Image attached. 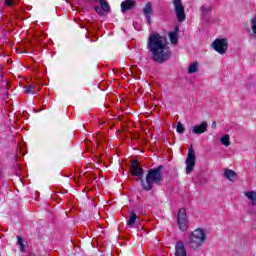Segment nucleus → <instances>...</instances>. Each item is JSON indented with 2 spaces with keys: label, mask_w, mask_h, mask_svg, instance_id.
Returning <instances> with one entry per match:
<instances>
[{
  "label": "nucleus",
  "mask_w": 256,
  "mask_h": 256,
  "mask_svg": "<svg viewBox=\"0 0 256 256\" xmlns=\"http://www.w3.org/2000/svg\"><path fill=\"white\" fill-rule=\"evenodd\" d=\"M147 48L152 53V59L156 63H165L171 59V48L167 45V38L159 34H150Z\"/></svg>",
  "instance_id": "obj_1"
},
{
  "label": "nucleus",
  "mask_w": 256,
  "mask_h": 256,
  "mask_svg": "<svg viewBox=\"0 0 256 256\" xmlns=\"http://www.w3.org/2000/svg\"><path fill=\"white\" fill-rule=\"evenodd\" d=\"M163 165H159L157 168L149 169L146 175L145 180L143 178H138L142 183V189L144 191H151L153 189V184L161 185V181H163Z\"/></svg>",
  "instance_id": "obj_2"
},
{
  "label": "nucleus",
  "mask_w": 256,
  "mask_h": 256,
  "mask_svg": "<svg viewBox=\"0 0 256 256\" xmlns=\"http://www.w3.org/2000/svg\"><path fill=\"white\" fill-rule=\"evenodd\" d=\"M207 241V235L205 234V230L198 228L194 230L189 236L186 245L190 247V249H199L203 243Z\"/></svg>",
  "instance_id": "obj_3"
},
{
  "label": "nucleus",
  "mask_w": 256,
  "mask_h": 256,
  "mask_svg": "<svg viewBox=\"0 0 256 256\" xmlns=\"http://www.w3.org/2000/svg\"><path fill=\"white\" fill-rule=\"evenodd\" d=\"M177 221L180 231H187L189 229V218L187 217V210L185 208L179 209Z\"/></svg>",
  "instance_id": "obj_4"
},
{
  "label": "nucleus",
  "mask_w": 256,
  "mask_h": 256,
  "mask_svg": "<svg viewBox=\"0 0 256 256\" xmlns=\"http://www.w3.org/2000/svg\"><path fill=\"white\" fill-rule=\"evenodd\" d=\"M196 161H197V156L195 155V150L193 148H189L188 155L185 161L187 175H191V173H193V169H195Z\"/></svg>",
  "instance_id": "obj_5"
},
{
  "label": "nucleus",
  "mask_w": 256,
  "mask_h": 256,
  "mask_svg": "<svg viewBox=\"0 0 256 256\" xmlns=\"http://www.w3.org/2000/svg\"><path fill=\"white\" fill-rule=\"evenodd\" d=\"M212 47L214 51L220 55H225V53H227V49H229V42L227 41V38L216 39L212 43Z\"/></svg>",
  "instance_id": "obj_6"
},
{
  "label": "nucleus",
  "mask_w": 256,
  "mask_h": 256,
  "mask_svg": "<svg viewBox=\"0 0 256 256\" xmlns=\"http://www.w3.org/2000/svg\"><path fill=\"white\" fill-rule=\"evenodd\" d=\"M174 6V12L176 13V17L180 23H183L186 19L185 15V6H183L182 0H172Z\"/></svg>",
  "instance_id": "obj_7"
},
{
  "label": "nucleus",
  "mask_w": 256,
  "mask_h": 256,
  "mask_svg": "<svg viewBox=\"0 0 256 256\" xmlns=\"http://www.w3.org/2000/svg\"><path fill=\"white\" fill-rule=\"evenodd\" d=\"M130 173L134 177H139V179H143V174L145 173V171L139 165L138 160H131Z\"/></svg>",
  "instance_id": "obj_8"
},
{
  "label": "nucleus",
  "mask_w": 256,
  "mask_h": 256,
  "mask_svg": "<svg viewBox=\"0 0 256 256\" xmlns=\"http://www.w3.org/2000/svg\"><path fill=\"white\" fill-rule=\"evenodd\" d=\"M207 127V121H203L201 124L192 127V133L194 135H201L207 132Z\"/></svg>",
  "instance_id": "obj_9"
},
{
  "label": "nucleus",
  "mask_w": 256,
  "mask_h": 256,
  "mask_svg": "<svg viewBox=\"0 0 256 256\" xmlns=\"http://www.w3.org/2000/svg\"><path fill=\"white\" fill-rule=\"evenodd\" d=\"M175 256H187V250L185 249V243H183V241L176 242Z\"/></svg>",
  "instance_id": "obj_10"
},
{
  "label": "nucleus",
  "mask_w": 256,
  "mask_h": 256,
  "mask_svg": "<svg viewBox=\"0 0 256 256\" xmlns=\"http://www.w3.org/2000/svg\"><path fill=\"white\" fill-rule=\"evenodd\" d=\"M135 0H124L121 2V11L123 13H127V11H131V9H135Z\"/></svg>",
  "instance_id": "obj_11"
},
{
  "label": "nucleus",
  "mask_w": 256,
  "mask_h": 256,
  "mask_svg": "<svg viewBox=\"0 0 256 256\" xmlns=\"http://www.w3.org/2000/svg\"><path fill=\"white\" fill-rule=\"evenodd\" d=\"M143 13L148 19V23H151V13H153V5L151 4V2L146 3L143 9Z\"/></svg>",
  "instance_id": "obj_12"
},
{
  "label": "nucleus",
  "mask_w": 256,
  "mask_h": 256,
  "mask_svg": "<svg viewBox=\"0 0 256 256\" xmlns=\"http://www.w3.org/2000/svg\"><path fill=\"white\" fill-rule=\"evenodd\" d=\"M224 177L225 179H228L229 181H235V177H237V172L231 170V169H226L224 171Z\"/></svg>",
  "instance_id": "obj_13"
},
{
  "label": "nucleus",
  "mask_w": 256,
  "mask_h": 256,
  "mask_svg": "<svg viewBox=\"0 0 256 256\" xmlns=\"http://www.w3.org/2000/svg\"><path fill=\"white\" fill-rule=\"evenodd\" d=\"M178 31H179V27H176V30L173 32H170V34H169L170 41L173 45H175V43H177V41H179V36L177 35Z\"/></svg>",
  "instance_id": "obj_14"
},
{
  "label": "nucleus",
  "mask_w": 256,
  "mask_h": 256,
  "mask_svg": "<svg viewBox=\"0 0 256 256\" xmlns=\"http://www.w3.org/2000/svg\"><path fill=\"white\" fill-rule=\"evenodd\" d=\"M245 197H247V199H250V201H252V205L256 206V192L255 191H248V192H244Z\"/></svg>",
  "instance_id": "obj_15"
},
{
  "label": "nucleus",
  "mask_w": 256,
  "mask_h": 256,
  "mask_svg": "<svg viewBox=\"0 0 256 256\" xmlns=\"http://www.w3.org/2000/svg\"><path fill=\"white\" fill-rule=\"evenodd\" d=\"M17 245L20 246L21 253L27 252V245H25V242H23V238L21 236H17Z\"/></svg>",
  "instance_id": "obj_16"
},
{
  "label": "nucleus",
  "mask_w": 256,
  "mask_h": 256,
  "mask_svg": "<svg viewBox=\"0 0 256 256\" xmlns=\"http://www.w3.org/2000/svg\"><path fill=\"white\" fill-rule=\"evenodd\" d=\"M135 221H137V214H135V212H131L127 222L128 227H133L135 225Z\"/></svg>",
  "instance_id": "obj_17"
},
{
  "label": "nucleus",
  "mask_w": 256,
  "mask_h": 256,
  "mask_svg": "<svg viewBox=\"0 0 256 256\" xmlns=\"http://www.w3.org/2000/svg\"><path fill=\"white\" fill-rule=\"evenodd\" d=\"M35 89H37L36 87H35V85H33V84H30V85H28V86H26L25 87V91H24V93H26V95H29V94H35V93H37V91H35Z\"/></svg>",
  "instance_id": "obj_18"
},
{
  "label": "nucleus",
  "mask_w": 256,
  "mask_h": 256,
  "mask_svg": "<svg viewBox=\"0 0 256 256\" xmlns=\"http://www.w3.org/2000/svg\"><path fill=\"white\" fill-rule=\"evenodd\" d=\"M198 70V64L197 62L192 63L189 68H188V73L189 75L193 74V73H197Z\"/></svg>",
  "instance_id": "obj_19"
},
{
  "label": "nucleus",
  "mask_w": 256,
  "mask_h": 256,
  "mask_svg": "<svg viewBox=\"0 0 256 256\" xmlns=\"http://www.w3.org/2000/svg\"><path fill=\"white\" fill-rule=\"evenodd\" d=\"M100 7L102 11H105V13H109V11H111V7H109V3H107V0L104 2H100Z\"/></svg>",
  "instance_id": "obj_20"
},
{
  "label": "nucleus",
  "mask_w": 256,
  "mask_h": 256,
  "mask_svg": "<svg viewBox=\"0 0 256 256\" xmlns=\"http://www.w3.org/2000/svg\"><path fill=\"white\" fill-rule=\"evenodd\" d=\"M230 137L229 135H224L221 138V143L222 145H225V147H229V145H231V141H229Z\"/></svg>",
  "instance_id": "obj_21"
},
{
  "label": "nucleus",
  "mask_w": 256,
  "mask_h": 256,
  "mask_svg": "<svg viewBox=\"0 0 256 256\" xmlns=\"http://www.w3.org/2000/svg\"><path fill=\"white\" fill-rule=\"evenodd\" d=\"M251 25H252V37L253 39H256V16L251 20Z\"/></svg>",
  "instance_id": "obj_22"
},
{
  "label": "nucleus",
  "mask_w": 256,
  "mask_h": 256,
  "mask_svg": "<svg viewBox=\"0 0 256 256\" xmlns=\"http://www.w3.org/2000/svg\"><path fill=\"white\" fill-rule=\"evenodd\" d=\"M176 131L177 133H180V135H183V133H185V128L183 127V124L181 122L177 123Z\"/></svg>",
  "instance_id": "obj_23"
},
{
  "label": "nucleus",
  "mask_w": 256,
  "mask_h": 256,
  "mask_svg": "<svg viewBox=\"0 0 256 256\" xmlns=\"http://www.w3.org/2000/svg\"><path fill=\"white\" fill-rule=\"evenodd\" d=\"M19 3V0H5V5L7 7H13V5H17Z\"/></svg>",
  "instance_id": "obj_24"
},
{
  "label": "nucleus",
  "mask_w": 256,
  "mask_h": 256,
  "mask_svg": "<svg viewBox=\"0 0 256 256\" xmlns=\"http://www.w3.org/2000/svg\"><path fill=\"white\" fill-rule=\"evenodd\" d=\"M201 11H202V15H207V13H209V11H211V7L202 6Z\"/></svg>",
  "instance_id": "obj_25"
},
{
  "label": "nucleus",
  "mask_w": 256,
  "mask_h": 256,
  "mask_svg": "<svg viewBox=\"0 0 256 256\" xmlns=\"http://www.w3.org/2000/svg\"><path fill=\"white\" fill-rule=\"evenodd\" d=\"M94 10L96 11V13H98V15H103V9L99 6H94Z\"/></svg>",
  "instance_id": "obj_26"
},
{
  "label": "nucleus",
  "mask_w": 256,
  "mask_h": 256,
  "mask_svg": "<svg viewBox=\"0 0 256 256\" xmlns=\"http://www.w3.org/2000/svg\"><path fill=\"white\" fill-rule=\"evenodd\" d=\"M18 155H25V148L21 145H19V152Z\"/></svg>",
  "instance_id": "obj_27"
},
{
  "label": "nucleus",
  "mask_w": 256,
  "mask_h": 256,
  "mask_svg": "<svg viewBox=\"0 0 256 256\" xmlns=\"http://www.w3.org/2000/svg\"><path fill=\"white\" fill-rule=\"evenodd\" d=\"M212 128H213V129H216V128H217V122H213V123H212Z\"/></svg>",
  "instance_id": "obj_28"
},
{
  "label": "nucleus",
  "mask_w": 256,
  "mask_h": 256,
  "mask_svg": "<svg viewBox=\"0 0 256 256\" xmlns=\"http://www.w3.org/2000/svg\"><path fill=\"white\" fill-rule=\"evenodd\" d=\"M105 1H107V0H100V3H103V2H105Z\"/></svg>",
  "instance_id": "obj_29"
},
{
  "label": "nucleus",
  "mask_w": 256,
  "mask_h": 256,
  "mask_svg": "<svg viewBox=\"0 0 256 256\" xmlns=\"http://www.w3.org/2000/svg\"><path fill=\"white\" fill-rule=\"evenodd\" d=\"M97 147H99V141L96 142Z\"/></svg>",
  "instance_id": "obj_30"
}]
</instances>
